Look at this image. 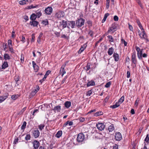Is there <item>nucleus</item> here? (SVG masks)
<instances>
[{
  "label": "nucleus",
  "instance_id": "f257e3e1",
  "mask_svg": "<svg viewBox=\"0 0 149 149\" xmlns=\"http://www.w3.org/2000/svg\"><path fill=\"white\" fill-rule=\"evenodd\" d=\"M85 20L83 18L79 19L76 22V25L78 27L81 26L84 24Z\"/></svg>",
  "mask_w": 149,
  "mask_h": 149
},
{
  "label": "nucleus",
  "instance_id": "f03ea898",
  "mask_svg": "<svg viewBox=\"0 0 149 149\" xmlns=\"http://www.w3.org/2000/svg\"><path fill=\"white\" fill-rule=\"evenodd\" d=\"M66 26L69 29L70 28H74L76 26L74 21H72L71 22H66Z\"/></svg>",
  "mask_w": 149,
  "mask_h": 149
},
{
  "label": "nucleus",
  "instance_id": "7ed1b4c3",
  "mask_svg": "<svg viewBox=\"0 0 149 149\" xmlns=\"http://www.w3.org/2000/svg\"><path fill=\"white\" fill-rule=\"evenodd\" d=\"M84 137V135L83 134L79 133L77 136V141L79 142L83 141L85 139Z\"/></svg>",
  "mask_w": 149,
  "mask_h": 149
},
{
  "label": "nucleus",
  "instance_id": "20e7f679",
  "mask_svg": "<svg viewBox=\"0 0 149 149\" xmlns=\"http://www.w3.org/2000/svg\"><path fill=\"white\" fill-rule=\"evenodd\" d=\"M117 30V26L113 24L109 28L108 31V33H113Z\"/></svg>",
  "mask_w": 149,
  "mask_h": 149
},
{
  "label": "nucleus",
  "instance_id": "39448f33",
  "mask_svg": "<svg viewBox=\"0 0 149 149\" xmlns=\"http://www.w3.org/2000/svg\"><path fill=\"white\" fill-rule=\"evenodd\" d=\"M96 127L100 130L102 131L104 130L105 127V125L102 123H98L97 124Z\"/></svg>",
  "mask_w": 149,
  "mask_h": 149
},
{
  "label": "nucleus",
  "instance_id": "423d86ee",
  "mask_svg": "<svg viewBox=\"0 0 149 149\" xmlns=\"http://www.w3.org/2000/svg\"><path fill=\"white\" fill-rule=\"evenodd\" d=\"M136 52H134L132 54L131 61L135 65L137 63V60L136 58Z\"/></svg>",
  "mask_w": 149,
  "mask_h": 149
},
{
  "label": "nucleus",
  "instance_id": "0eeeda50",
  "mask_svg": "<svg viewBox=\"0 0 149 149\" xmlns=\"http://www.w3.org/2000/svg\"><path fill=\"white\" fill-rule=\"evenodd\" d=\"M141 30L142 33H139V35L140 37V38L143 39H146V33L143 28H142Z\"/></svg>",
  "mask_w": 149,
  "mask_h": 149
},
{
  "label": "nucleus",
  "instance_id": "6e6552de",
  "mask_svg": "<svg viewBox=\"0 0 149 149\" xmlns=\"http://www.w3.org/2000/svg\"><path fill=\"white\" fill-rule=\"evenodd\" d=\"M115 139L116 140L120 141L122 138V136L121 133L120 132L116 133L115 136Z\"/></svg>",
  "mask_w": 149,
  "mask_h": 149
},
{
  "label": "nucleus",
  "instance_id": "1a4fd4ad",
  "mask_svg": "<svg viewBox=\"0 0 149 149\" xmlns=\"http://www.w3.org/2000/svg\"><path fill=\"white\" fill-rule=\"evenodd\" d=\"M33 144L34 148L36 149L38 148L40 145V143L38 141L35 140L33 142Z\"/></svg>",
  "mask_w": 149,
  "mask_h": 149
},
{
  "label": "nucleus",
  "instance_id": "9d476101",
  "mask_svg": "<svg viewBox=\"0 0 149 149\" xmlns=\"http://www.w3.org/2000/svg\"><path fill=\"white\" fill-rule=\"evenodd\" d=\"M52 11V9L51 7H48L45 10V13L47 15L51 14Z\"/></svg>",
  "mask_w": 149,
  "mask_h": 149
},
{
  "label": "nucleus",
  "instance_id": "9b49d317",
  "mask_svg": "<svg viewBox=\"0 0 149 149\" xmlns=\"http://www.w3.org/2000/svg\"><path fill=\"white\" fill-rule=\"evenodd\" d=\"M65 65H63L60 70V73L62 74L61 76L62 77L65 73Z\"/></svg>",
  "mask_w": 149,
  "mask_h": 149
},
{
  "label": "nucleus",
  "instance_id": "f8f14e48",
  "mask_svg": "<svg viewBox=\"0 0 149 149\" xmlns=\"http://www.w3.org/2000/svg\"><path fill=\"white\" fill-rule=\"evenodd\" d=\"M64 13L62 11L59 12L56 14V15L58 18L63 17L64 16Z\"/></svg>",
  "mask_w": 149,
  "mask_h": 149
},
{
  "label": "nucleus",
  "instance_id": "ddd939ff",
  "mask_svg": "<svg viewBox=\"0 0 149 149\" xmlns=\"http://www.w3.org/2000/svg\"><path fill=\"white\" fill-rule=\"evenodd\" d=\"M33 134L34 137L36 138L38 137L39 136L40 132L38 130H36L34 131Z\"/></svg>",
  "mask_w": 149,
  "mask_h": 149
},
{
  "label": "nucleus",
  "instance_id": "4468645a",
  "mask_svg": "<svg viewBox=\"0 0 149 149\" xmlns=\"http://www.w3.org/2000/svg\"><path fill=\"white\" fill-rule=\"evenodd\" d=\"M143 49H141L140 51L137 53V56L138 58L139 59H142V55L143 54Z\"/></svg>",
  "mask_w": 149,
  "mask_h": 149
},
{
  "label": "nucleus",
  "instance_id": "2eb2a0df",
  "mask_svg": "<svg viewBox=\"0 0 149 149\" xmlns=\"http://www.w3.org/2000/svg\"><path fill=\"white\" fill-rule=\"evenodd\" d=\"M113 57L114 60L116 61H118L119 59V55L117 53H114L113 54Z\"/></svg>",
  "mask_w": 149,
  "mask_h": 149
},
{
  "label": "nucleus",
  "instance_id": "dca6fc26",
  "mask_svg": "<svg viewBox=\"0 0 149 149\" xmlns=\"http://www.w3.org/2000/svg\"><path fill=\"white\" fill-rule=\"evenodd\" d=\"M84 48H83V47H81V48L79 50V51H78L79 53L81 54L84 50L86 48L87 46V44L85 43V44H84Z\"/></svg>",
  "mask_w": 149,
  "mask_h": 149
},
{
  "label": "nucleus",
  "instance_id": "f3484780",
  "mask_svg": "<svg viewBox=\"0 0 149 149\" xmlns=\"http://www.w3.org/2000/svg\"><path fill=\"white\" fill-rule=\"evenodd\" d=\"M114 51L113 48L111 47L109 48L108 52V54L109 55H111L113 53Z\"/></svg>",
  "mask_w": 149,
  "mask_h": 149
},
{
  "label": "nucleus",
  "instance_id": "a211bd4d",
  "mask_svg": "<svg viewBox=\"0 0 149 149\" xmlns=\"http://www.w3.org/2000/svg\"><path fill=\"white\" fill-rule=\"evenodd\" d=\"M95 85V83L93 81H89L87 84L88 87L90 86H93Z\"/></svg>",
  "mask_w": 149,
  "mask_h": 149
},
{
  "label": "nucleus",
  "instance_id": "6ab92c4d",
  "mask_svg": "<svg viewBox=\"0 0 149 149\" xmlns=\"http://www.w3.org/2000/svg\"><path fill=\"white\" fill-rule=\"evenodd\" d=\"M114 130V127L113 125L112 124L109 127L108 130L109 132L113 131Z\"/></svg>",
  "mask_w": 149,
  "mask_h": 149
},
{
  "label": "nucleus",
  "instance_id": "aec40b11",
  "mask_svg": "<svg viewBox=\"0 0 149 149\" xmlns=\"http://www.w3.org/2000/svg\"><path fill=\"white\" fill-rule=\"evenodd\" d=\"M30 24L31 25H33V26H36L38 25V22L36 21H33L32 22H30Z\"/></svg>",
  "mask_w": 149,
  "mask_h": 149
},
{
  "label": "nucleus",
  "instance_id": "412c9836",
  "mask_svg": "<svg viewBox=\"0 0 149 149\" xmlns=\"http://www.w3.org/2000/svg\"><path fill=\"white\" fill-rule=\"evenodd\" d=\"M36 15L34 14H33L30 17V19L32 21H34L36 19Z\"/></svg>",
  "mask_w": 149,
  "mask_h": 149
},
{
  "label": "nucleus",
  "instance_id": "4be33fe9",
  "mask_svg": "<svg viewBox=\"0 0 149 149\" xmlns=\"http://www.w3.org/2000/svg\"><path fill=\"white\" fill-rule=\"evenodd\" d=\"M61 109V107L60 106H57L54 107V109H53V110H54L55 112L56 111H59Z\"/></svg>",
  "mask_w": 149,
  "mask_h": 149
},
{
  "label": "nucleus",
  "instance_id": "5701e85b",
  "mask_svg": "<svg viewBox=\"0 0 149 149\" xmlns=\"http://www.w3.org/2000/svg\"><path fill=\"white\" fill-rule=\"evenodd\" d=\"M8 66V65L7 62H4L2 65V69H5Z\"/></svg>",
  "mask_w": 149,
  "mask_h": 149
},
{
  "label": "nucleus",
  "instance_id": "b1692460",
  "mask_svg": "<svg viewBox=\"0 0 149 149\" xmlns=\"http://www.w3.org/2000/svg\"><path fill=\"white\" fill-rule=\"evenodd\" d=\"M4 58L5 60H10V57L7 54H4Z\"/></svg>",
  "mask_w": 149,
  "mask_h": 149
},
{
  "label": "nucleus",
  "instance_id": "393cba45",
  "mask_svg": "<svg viewBox=\"0 0 149 149\" xmlns=\"http://www.w3.org/2000/svg\"><path fill=\"white\" fill-rule=\"evenodd\" d=\"M62 132L61 131H58L55 135V136L57 138H59L62 135Z\"/></svg>",
  "mask_w": 149,
  "mask_h": 149
},
{
  "label": "nucleus",
  "instance_id": "a878e982",
  "mask_svg": "<svg viewBox=\"0 0 149 149\" xmlns=\"http://www.w3.org/2000/svg\"><path fill=\"white\" fill-rule=\"evenodd\" d=\"M42 33H40L39 36L38 38L37 42L39 43H40L41 41V38L42 37Z\"/></svg>",
  "mask_w": 149,
  "mask_h": 149
},
{
  "label": "nucleus",
  "instance_id": "bb28decb",
  "mask_svg": "<svg viewBox=\"0 0 149 149\" xmlns=\"http://www.w3.org/2000/svg\"><path fill=\"white\" fill-rule=\"evenodd\" d=\"M120 103H119V102H117L115 104H114L112 105V106H111V107L113 109H115L118 107L120 106Z\"/></svg>",
  "mask_w": 149,
  "mask_h": 149
},
{
  "label": "nucleus",
  "instance_id": "cd10ccee",
  "mask_svg": "<svg viewBox=\"0 0 149 149\" xmlns=\"http://www.w3.org/2000/svg\"><path fill=\"white\" fill-rule=\"evenodd\" d=\"M45 126V125L44 124H41L38 125V127L40 131H42Z\"/></svg>",
  "mask_w": 149,
  "mask_h": 149
},
{
  "label": "nucleus",
  "instance_id": "c85d7f7f",
  "mask_svg": "<svg viewBox=\"0 0 149 149\" xmlns=\"http://www.w3.org/2000/svg\"><path fill=\"white\" fill-rule=\"evenodd\" d=\"M145 142H146V145H147L149 143V137H148V134H147L144 140Z\"/></svg>",
  "mask_w": 149,
  "mask_h": 149
},
{
  "label": "nucleus",
  "instance_id": "c756f323",
  "mask_svg": "<svg viewBox=\"0 0 149 149\" xmlns=\"http://www.w3.org/2000/svg\"><path fill=\"white\" fill-rule=\"evenodd\" d=\"M75 2L74 0H71L70 3L69 4V6H71L72 7H74Z\"/></svg>",
  "mask_w": 149,
  "mask_h": 149
},
{
  "label": "nucleus",
  "instance_id": "7c9ffc66",
  "mask_svg": "<svg viewBox=\"0 0 149 149\" xmlns=\"http://www.w3.org/2000/svg\"><path fill=\"white\" fill-rule=\"evenodd\" d=\"M71 103L70 101L66 102V108H68L71 106Z\"/></svg>",
  "mask_w": 149,
  "mask_h": 149
},
{
  "label": "nucleus",
  "instance_id": "2f4dec72",
  "mask_svg": "<svg viewBox=\"0 0 149 149\" xmlns=\"http://www.w3.org/2000/svg\"><path fill=\"white\" fill-rule=\"evenodd\" d=\"M107 38L109 39V41L110 42H113L114 39L111 36H107Z\"/></svg>",
  "mask_w": 149,
  "mask_h": 149
},
{
  "label": "nucleus",
  "instance_id": "473e14b6",
  "mask_svg": "<svg viewBox=\"0 0 149 149\" xmlns=\"http://www.w3.org/2000/svg\"><path fill=\"white\" fill-rule=\"evenodd\" d=\"M124 97L123 96L118 101V102H119V103H120V104L122 103L124 101Z\"/></svg>",
  "mask_w": 149,
  "mask_h": 149
},
{
  "label": "nucleus",
  "instance_id": "72a5a7b5",
  "mask_svg": "<svg viewBox=\"0 0 149 149\" xmlns=\"http://www.w3.org/2000/svg\"><path fill=\"white\" fill-rule=\"evenodd\" d=\"M103 113L101 111H99L97 112L95 114V116H99L101 115H102Z\"/></svg>",
  "mask_w": 149,
  "mask_h": 149
},
{
  "label": "nucleus",
  "instance_id": "f704fd0d",
  "mask_svg": "<svg viewBox=\"0 0 149 149\" xmlns=\"http://www.w3.org/2000/svg\"><path fill=\"white\" fill-rule=\"evenodd\" d=\"M7 97L6 96L0 97V103L2 102L4 100H5Z\"/></svg>",
  "mask_w": 149,
  "mask_h": 149
},
{
  "label": "nucleus",
  "instance_id": "c9c22d12",
  "mask_svg": "<svg viewBox=\"0 0 149 149\" xmlns=\"http://www.w3.org/2000/svg\"><path fill=\"white\" fill-rule=\"evenodd\" d=\"M26 122L24 121L21 127V129L22 130H24L25 128L26 127Z\"/></svg>",
  "mask_w": 149,
  "mask_h": 149
},
{
  "label": "nucleus",
  "instance_id": "e433bc0d",
  "mask_svg": "<svg viewBox=\"0 0 149 149\" xmlns=\"http://www.w3.org/2000/svg\"><path fill=\"white\" fill-rule=\"evenodd\" d=\"M136 22L137 24H138L139 26V27L141 29V30L142 28H143L142 26L141 25V24L140 22L139 21V20H136Z\"/></svg>",
  "mask_w": 149,
  "mask_h": 149
},
{
  "label": "nucleus",
  "instance_id": "4c0bfd02",
  "mask_svg": "<svg viewBox=\"0 0 149 149\" xmlns=\"http://www.w3.org/2000/svg\"><path fill=\"white\" fill-rule=\"evenodd\" d=\"M19 97V95H13L11 96V98L13 100H15L16 99H17Z\"/></svg>",
  "mask_w": 149,
  "mask_h": 149
},
{
  "label": "nucleus",
  "instance_id": "58836bf2",
  "mask_svg": "<svg viewBox=\"0 0 149 149\" xmlns=\"http://www.w3.org/2000/svg\"><path fill=\"white\" fill-rule=\"evenodd\" d=\"M26 1L25 0H23L22 1H20L19 2V3L20 4L22 5H23L24 4H26Z\"/></svg>",
  "mask_w": 149,
  "mask_h": 149
},
{
  "label": "nucleus",
  "instance_id": "ea45409f",
  "mask_svg": "<svg viewBox=\"0 0 149 149\" xmlns=\"http://www.w3.org/2000/svg\"><path fill=\"white\" fill-rule=\"evenodd\" d=\"M73 124V122L72 121L69 122V121H67L66 123V126H67L68 125L69 126Z\"/></svg>",
  "mask_w": 149,
  "mask_h": 149
},
{
  "label": "nucleus",
  "instance_id": "a19ab883",
  "mask_svg": "<svg viewBox=\"0 0 149 149\" xmlns=\"http://www.w3.org/2000/svg\"><path fill=\"white\" fill-rule=\"evenodd\" d=\"M31 138V136L30 134H27L26 135V136L25 137V139L27 141L30 140Z\"/></svg>",
  "mask_w": 149,
  "mask_h": 149
},
{
  "label": "nucleus",
  "instance_id": "79ce46f5",
  "mask_svg": "<svg viewBox=\"0 0 149 149\" xmlns=\"http://www.w3.org/2000/svg\"><path fill=\"white\" fill-rule=\"evenodd\" d=\"M91 69L90 67V64L89 63H88L86 67V68H85L86 70L87 71Z\"/></svg>",
  "mask_w": 149,
  "mask_h": 149
},
{
  "label": "nucleus",
  "instance_id": "37998d69",
  "mask_svg": "<svg viewBox=\"0 0 149 149\" xmlns=\"http://www.w3.org/2000/svg\"><path fill=\"white\" fill-rule=\"evenodd\" d=\"M121 41L122 43H123L125 46H126L127 44V42H126L123 39H121Z\"/></svg>",
  "mask_w": 149,
  "mask_h": 149
},
{
  "label": "nucleus",
  "instance_id": "c03bdc74",
  "mask_svg": "<svg viewBox=\"0 0 149 149\" xmlns=\"http://www.w3.org/2000/svg\"><path fill=\"white\" fill-rule=\"evenodd\" d=\"M42 23L43 24H44L45 25H46L48 24V21L46 20H43L42 21Z\"/></svg>",
  "mask_w": 149,
  "mask_h": 149
},
{
  "label": "nucleus",
  "instance_id": "a18cd8bd",
  "mask_svg": "<svg viewBox=\"0 0 149 149\" xmlns=\"http://www.w3.org/2000/svg\"><path fill=\"white\" fill-rule=\"evenodd\" d=\"M26 109V107H24V108H23L18 113L19 114H22L23 113V112Z\"/></svg>",
  "mask_w": 149,
  "mask_h": 149
},
{
  "label": "nucleus",
  "instance_id": "49530a36",
  "mask_svg": "<svg viewBox=\"0 0 149 149\" xmlns=\"http://www.w3.org/2000/svg\"><path fill=\"white\" fill-rule=\"evenodd\" d=\"M9 51L12 53H14V52L13 51V49L12 46H10V45H9Z\"/></svg>",
  "mask_w": 149,
  "mask_h": 149
},
{
  "label": "nucleus",
  "instance_id": "de8ad7c7",
  "mask_svg": "<svg viewBox=\"0 0 149 149\" xmlns=\"http://www.w3.org/2000/svg\"><path fill=\"white\" fill-rule=\"evenodd\" d=\"M92 90H90L88 91L86 93V95L87 96H90L91 95V94H92Z\"/></svg>",
  "mask_w": 149,
  "mask_h": 149
},
{
  "label": "nucleus",
  "instance_id": "09e8293b",
  "mask_svg": "<svg viewBox=\"0 0 149 149\" xmlns=\"http://www.w3.org/2000/svg\"><path fill=\"white\" fill-rule=\"evenodd\" d=\"M111 85V83L110 81H109L105 85V87L106 88H109L110 87Z\"/></svg>",
  "mask_w": 149,
  "mask_h": 149
},
{
  "label": "nucleus",
  "instance_id": "8fccbe9b",
  "mask_svg": "<svg viewBox=\"0 0 149 149\" xmlns=\"http://www.w3.org/2000/svg\"><path fill=\"white\" fill-rule=\"evenodd\" d=\"M41 15L42 13L40 12H38L36 13V17L37 16L38 18H39Z\"/></svg>",
  "mask_w": 149,
  "mask_h": 149
},
{
  "label": "nucleus",
  "instance_id": "3c124183",
  "mask_svg": "<svg viewBox=\"0 0 149 149\" xmlns=\"http://www.w3.org/2000/svg\"><path fill=\"white\" fill-rule=\"evenodd\" d=\"M37 89H35L33 91L36 93H37V92L39 89V86H37Z\"/></svg>",
  "mask_w": 149,
  "mask_h": 149
},
{
  "label": "nucleus",
  "instance_id": "603ef678",
  "mask_svg": "<svg viewBox=\"0 0 149 149\" xmlns=\"http://www.w3.org/2000/svg\"><path fill=\"white\" fill-rule=\"evenodd\" d=\"M8 46L9 45H10V46H12V41L11 40H9L8 41Z\"/></svg>",
  "mask_w": 149,
  "mask_h": 149
},
{
  "label": "nucleus",
  "instance_id": "864d4df0",
  "mask_svg": "<svg viewBox=\"0 0 149 149\" xmlns=\"http://www.w3.org/2000/svg\"><path fill=\"white\" fill-rule=\"evenodd\" d=\"M93 33L94 32L93 31H90L88 33V34L91 37H92L93 34Z\"/></svg>",
  "mask_w": 149,
  "mask_h": 149
},
{
  "label": "nucleus",
  "instance_id": "5fc2aeb1",
  "mask_svg": "<svg viewBox=\"0 0 149 149\" xmlns=\"http://www.w3.org/2000/svg\"><path fill=\"white\" fill-rule=\"evenodd\" d=\"M139 99L138 98H137L136 101H135V106L136 107H137L138 105V104L139 103Z\"/></svg>",
  "mask_w": 149,
  "mask_h": 149
},
{
  "label": "nucleus",
  "instance_id": "6e6d98bb",
  "mask_svg": "<svg viewBox=\"0 0 149 149\" xmlns=\"http://www.w3.org/2000/svg\"><path fill=\"white\" fill-rule=\"evenodd\" d=\"M113 19L114 21H117L118 20V17L116 15H115L113 17Z\"/></svg>",
  "mask_w": 149,
  "mask_h": 149
},
{
  "label": "nucleus",
  "instance_id": "4d7b16f0",
  "mask_svg": "<svg viewBox=\"0 0 149 149\" xmlns=\"http://www.w3.org/2000/svg\"><path fill=\"white\" fill-rule=\"evenodd\" d=\"M33 68L35 70H36L37 71L39 69V67L37 65L33 66Z\"/></svg>",
  "mask_w": 149,
  "mask_h": 149
},
{
  "label": "nucleus",
  "instance_id": "13d9d810",
  "mask_svg": "<svg viewBox=\"0 0 149 149\" xmlns=\"http://www.w3.org/2000/svg\"><path fill=\"white\" fill-rule=\"evenodd\" d=\"M130 77V72L129 71H127V78H129Z\"/></svg>",
  "mask_w": 149,
  "mask_h": 149
},
{
  "label": "nucleus",
  "instance_id": "bf43d9fd",
  "mask_svg": "<svg viewBox=\"0 0 149 149\" xmlns=\"http://www.w3.org/2000/svg\"><path fill=\"white\" fill-rule=\"evenodd\" d=\"M135 48L137 52V53L139 52V51H140L141 50V49H140V48L137 46H136Z\"/></svg>",
  "mask_w": 149,
  "mask_h": 149
},
{
  "label": "nucleus",
  "instance_id": "052dcab7",
  "mask_svg": "<svg viewBox=\"0 0 149 149\" xmlns=\"http://www.w3.org/2000/svg\"><path fill=\"white\" fill-rule=\"evenodd\" d=\"M129 26L130 30L131 31H133V28L132 26V25H130V24H129Z\"/></svg>",
  "mask_w": 149,
  "mask_h": 149
},
{
  "label": "nucleus",
  "instance_id": "680f3d73",
  "mask_svg": "<svg viewBox=\"0 0 149 149\" xmlns=\"http://www.w3.org/2000/svg\"><path fill=\"white\" fill-rule=\"evenodd\" d=\"M85 120V119L84 118L81 117L80 118V120L81 122H83Z\"/></svg>",
  "mask_w": 149,
  "mask_h": 149
},
{
  "label": "nucleus",
  "instance_id": "e2e57ef3",
  "mask_svg": "<svg viewBox=\"0 0 149 149\" xmlns=\"http://www.w3.org/2000/svg\"><path fill=\"white\" fill-rule=\"evenodd\" d=\"M18 138H17L15 139L14 141V143L15 144H16L18 142Z\"/></svg>",
  "mask_w": 149,
  "mask_h": 149
},
{
  "label": "nucleus",
  "instance_id": "0e129e2a",
  "mask_svg": "<svg viewBox=\"0 0 149 149\" xmlns=\"http://www.w3.org/2000/svg\"><path fill=\"white\" fill-rule=\"evenodd\" d=\"M118 146L117 145H116L115 146H113V149H117Z\"/></svg>",
  "mask_w": 149,
  "mask_h": 149
},
{
  "label": "nucleus",
  "instance_id": "69168bd1",
  "mask_svg": "<svg viewBox=\"0 0 149 149\" xmlns=\"http://www.w3.org/2000/svg\"><path fill=\"white\" fill-rule=\"evenodd\" d=\"M34 38H35V36H34V34H33L32 35V40H31L32 42H33L34 41Z\"/></svg>",
  "mask_w": 149,
  "mask_h": 149
},
{
  "label": "nucleus",
  "instance_id": "338daca9",
  "mask_svg": "<svg viewBox=\"0 0 149 149\" xmlns=\"http://www.w3.org/2000/svg\"><path fill=\"white\" fill-rule=\"evenodd\" d=\"M110 2H106V7L107 9H108L109 7V4Z\"/></svg>",
  "mask_w": 149,
  "mask_h": 149
},
{
  "label": "nucleus",
  "instance_id": "774afa93",
  "mask_svg": "<svg viewBox=\"0 0 149 149\" xmlns=\"http://www.w3.org/2000/svg\"><path fill=\"white\" fill-rule=\"evenodd\" d=\"M131 113L132 114H134L135 113L133 109H132L131 110Z\"/></svg>",
  "mask_w": 149,
  "mask_h": 149
}]
</instances>
